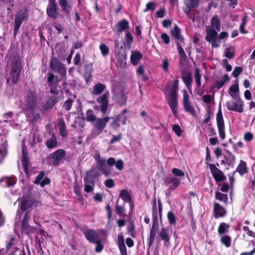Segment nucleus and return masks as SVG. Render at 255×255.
I'll return each instance as SVG.
<instances>
[{"label": "nucleus", "mask_w": 255, "mask_h": 255, "mask_svg": "<svg viewBox=\"0 0 255 255\" xmlns=\"http://www.w3.org/2000/svg\"><path fill=\"white\" fill-rule=\"evenodd\" d=\"M142 55L140 51H132L130 56V61L132 65H136L138 64L139 60L142 58Z\"/></svg>", "instance_id": "30"}, {"label": "nucleus", "mask_w": 255, "mask_h": 255, "mask_svg": "<svg viewBox=\"0 0 255 255\" xmlns=\"http://www.w3.org/2000/svg\"><path fill=\"white\" fill-rule=\"evenodd\" d=\"M243 71V68L240 66L236 67L233 72H232V75L235 78H237L239 75Z\"/></svg>", "instance_id": "62"}, {"label": "nucleus", "mask_w": 255, "mask_h": 255, "mask_svg": "<svg viewBox=\"0 0 255 255\" xmlns=\"http://www.w3.org/2000/svg\"><path fill=\"white\" fill-rule=\"evenodd\" d=\"M111 119H113V122L110 124V127L114 129V130H117L119 129V128L121 126V123L122 125H125L127 124V121L128 120V118L127 116L125 115H117L116 117H111Z\"/></svg>", "instance_id": "13"}, {"label": "nucleus", "mask_w": 255, "mask_h": 255, "mask_svg": "<svg viewBox=\"0 0 255 255\" xmlns=\"http://www.w3.org/2000/svg\"><path fill=\"white\" fill-rule=\"evenodd\" d=\"M65 151L62 149H59L52 153L47 158V163L49 166H56L58 165L61 160L65 156Z\"/></svg>", "instance_id": "6"}, {"label": "nucleus", "mask_w": 255, "mask_h": 255, "mask_svg": "<svg viewBox=\"0 0 255 255\" xmlns=\"http://www.w3.org/2000/svg\"><path fill=\"white\" fill-rule=\"evenodd\" d=\"M28 222V221L22 220L21 222V230L26 234L33 233L34 230V228L29 226Z\"/></svg>", "instance_id": "36"}, {"label": "nucleus", "mask_w": 255, "mask_h": 255, "mask_svg": "<svg viewBox=\"0 0 255 255\" xmlns=\"http://www.w3.org/2000/svg\"><path fill=\"white\" fill-rule=\"evenodd\" d=\"M118 63L119 64L121 68L124 69L127 66V51L126 48L121 46L120 47V50L117 54L116 56Z\"/></svg>", "instance_id": "16"}, {"label": "nucleus", "mask_w": 255, "mask_h": 255, "mask_svg": "<svg viewBox=\"0 0 255 255\" xmlns=\"http://www.w3.org/2000/svg\"><path fill=\"white\" fill-rule=\"evenodd\" d=\"M118 246L121 253V255H128L127 248L125 246L123 236L118 237Z\"/></svg>", "instance_id": "34"}, {"label": "nucleus", "mask_w": 255, "mask_h": 255, "mask_svg": "<svg viewBox=\"0 0 255 255\" xmlns=\"http://www.w3.org/2000/svg\"><path fill=\"white\" fill-rule=\"evenodd\" d=\"M47 75H48L47 82H48L49 86L52 84L58 83L60 81L59 80H58V77L57 76L56 77L55 81H54L55 76H54L53 73L51 72H48Z\"/></svg>", "instance_id": "46"}, {"label": "nucleus", "mask_w": 255, "mask_h": 255, "mask_svg": "<svg viewBox=\"0 0 255 255\" xmlns=\"http://www.w3.org/2000/svg\"><path fill=\"white\" fill-rule=\"evenodd\" d=\"M135 225L134 224L133 221H129L127 231L128 232V233L130 234L131 237L132 238L135 237Z\"/></svg>", "instance_id": "48"}, {"label": "nucleus", "mask_w": 255, "mask_h": 255, "mask_svg": "<svg viewBox=\"0 0 255 255\" xmlns=\"http://www.w3.org/2000/svg\"><path fill=\"white\" fill-rule=\"evenodd\" d=\"M157 230V229L152 228H151L150 229L149 236L147 239V245L148 246V249L150 248L153 243Z\"/></svg>", "instance_id": "41"}, {"label": "nucleus", "mask_w": 255, "mask_h": 255, "mask_svg": "<svg viewBox=\"0 0 255 255\" xmlns=\"http://www.w3.org/2000/svg\"><path fill=\"white\" fill-rule=\"evenodd\" d=\"M86 174L94 179L97 178L99 175L98 172L94 168L87 171Z\"/></svg>", "instance_id": "64"}, {"label": "nucleus", "mask_w": 255, "mask_h": 255, "mask_svg": "<svg viewBox=\"0 0 255 255\" xmlns=\"http://www.w3.org/2000/svg\"><path fill=\"white\" fill-rule=\"evenodd\" d=\"M46 13L48 16L53 19H56L58 17L57 5L56 0H48V4L46 8Z\"/></svg>", "instance_id": "14"}, {"label": "nucleus", "mask_w": 255, "mask_h": 255, "mask_svg": "<svg viewBox=\"0 0 255 255\" xmlns=\"http://www.w3.org/2000/svg\"><path fill=\"white\" fill-rule=\"evenodd\" d=\"M230 228V226L228 224L224 222H222L220 224L218 232L219 235H222L228 233Z\"/></svg>", "instance_id": "42"}, {"label": "nucleus", "mask_w": 255, "mask_h": 255, "mask_svg": "<svg viewBox=\"0 0 255 255\" xmlns=\"http://www.w3.org/2000/svg\"><path fill=\"white\" fill-rule=\"evenodd\" d=\"M165 13L166 11L165 8H161L155 13V16L158 18H162L165 16Z\"/></svg>", "instance_id": "63"}, {"label": "nucleus", "mask_w": 255, "mask_h": 255, "mask_svg": "<svg viewBox=\"0 0 255 255\" xmlns=\"http://www.w3.org/2000/svg\"><path fill=\"white\" fill-rule=\"evenodd\" d=\"M57 128L61 136L63 137L67 136L66 126L63 118L58 120Z\"/></svg>", "instance_id": "29"}, {"label": "nucleus", "mask_w": 255, "mask_h": 255, "mask_svg": "<svg viewBox=\"0 0 255 255\" xmlns=\"http://www.w3.org/2000/svg\"><path fill=\"white\" fill-rule=\"evenodd\" d=\"M185 111L191 115L194 116L195 114V111L194 108L191 105L190 102L183 104Z\"/></svg>", "instance_id": "54"}, {"label": "nucleus", "mask_w": 255, "mask_h": 255, "mask_svg": "<svg viewBox=\"0 0 255 255\" xmlns=\"http://www.w3.org/2000/svg\"><path fill=\"white\" fill-rule=\"evenodd\" d=\"M211 25L212 28L206 30L205 39L211 43L212 47L217 48L219 46V43L220 42L218 38L217 31H220L221 29V22L217 15L212 17Z\"/></svg>", "instance_id": "1"}, {"label": "nucleus", "mask_w": 255, "mask_h": 255, "mask_svg": "<svg viewBox=\"0 0 255 255\" xmlns=\"http://www.w3.org/2000/svg\"><path fill=\"white\" fill-rule=\"evenodd\" d=\"M213 215L216 219L224 217L227 214L225 208L218 203H215L213 207Z\"/></svg>", "instance_id": "19"}, {"label": "nucleus", "mask_w": 255, "mask_h": 255, "mask_svg": "<svg viewBox=\"0 0 255 255\" xmlns=\"http://www.w3.org/2000/svg\"><path fill=\"white\" fill-rule=\"evenodd\" d=\"M45 175V172L42 171L39 172V173L37 176L35 180L34 181V183L37 185H39L41 182L42 181V179L44 177Z\"/></svg>", "instance_id": "59"}, {"label": "nucleus", "mask_w": 255, "mask_h": 255, "mask_svg": "<svg viewBox=\"0 0 255 255\" xmlns=\"http://www.w3.org/2000/svg\"><path fill=\"white\" fill-rule=\"evenodd\" d=\"M59 4L62 11L68 17L70 16L71 11L73 7V3L68 0H58Z\"/></svg>", "instance_id": "17"}, {"label": "nucleus", "mask_w": 255, "mask_h": 255, "mask_svg": "<svg viewBox=\"0 0 255 255\" xmlns=\"http://www.w3.org/2000/svg\"><path fill=\"white\" fill-rule=\"evenodd\" d=\"M96 116L94 114L92 109H89L86 112V120L89 122H93L96 120Z\"/></svg>", "instance_id": "45"}, {"label": "nucleus", "mask_w": 255, "mask_h": 255, "mask_svg": "<svg viewBox=\"0 0 255 255\" xmlns=\"http://www.w3.org/2000/svg\"><path fill=\"white\" fill-rule=\"evenodd\" d=\"M172 130L178 136H180L182 135V130L180 127L177 124L174 125L172 126Z\"/></svg>", "instance_id": "58"}, {"label": "nucleus", "mask_w": 255, "mask_h": 255, "mask_svg": "<svg viewBox=\"0 0 255 255\" xmlns=\"http://www.w3.org/2000/svg\"><path fill=\"white\" fill-rule=\"evenodd\" d=\"M216 122L220 137L223 140L226 137L225 126L220 106L217 113Z\"/></svg>", "instance_id": "10"}, {"label": "nucleus", "mask_w": 255, "mask_h": 255, "mask_svg": "<svg viewBox=\"0 0 255 255\" xmlns=\"http://www.w3.org/2000/svg\"><path fill=\"white\" fill-rule=\"evenodd\" d=\"M179 80L178 77H176L172 83L170 93L169 96V99L168 100V104L170 108L171 109L173 115L175 117H177V92L179 89Z\"/></svg>", "instance_id": "3"}, {"label": "nucleus", "mask_w": 255, "mask_h": 255, "mask_svg": "<svg viewBox=\"0 0 255 255\" xmlns=\"http://www.w3.org/2000/svg\"><path fill=\"white\" fill-rule=\"evenodd\" d=\"M37 94L35 92L28 90L26 92L24 99V107L26 110L33 111L37 106Z\"/></svg>", "instance_id": "5"}, {"label": "nucleus", "mask_w": 255, "mask_h": 255, "mask_svg": "<svg viewBox=\"0 0 255 255\" xmlns=\"http://www.w3.org/2000/svg\"><path fill=\"white\" fill-rule=\"evenodd\" d=\"M201 76H202V75H201V74L200 73V69L198 68H196L195 75H194V78H195L196 83L197 84V87L195 89V92H197V93L198 95H200L199 93H198V92L200 91V87L201 86Z\"/></svg>", "instance_id": "32"}, {"label": "nucleus", "mask_w": 255, "mask_h": 255, "mask_svg": "<svg viewBox=\"0 0 255 255\" xmlns=\"http://www.w3.org/2000/svg\"><path fill=\"white\" fill-rule=\"evenodd\" d=\"M172 173L174 174V176L177 177H183L185 174L183 171L176 168L172 169Z\"/></svg>", "instance_id": "61"}, {"label": "nucleus", "mask_w": 255, "mask_h": 255, "mask_svg": "<svg viewBox=\"0 0 255 255\" xmlns=\"http://www.w3.org/2000/svg\"><path fill=\"white\" fill-rule=\"evenodd\" d=\"M95 159L96 161V167L104 175L107 176L108 175V173L106 169V160L105 159L102 158L99 154L96 156Z\"/></svg>", "instance_id": "21"}, {"label": "nucleus", "mask_w": 255, "mask_h": 255, "mask_svg": "<svg viewBox=\"0 0 255 255\" xmlns=\"http://www.w3.org/2000/svg\"><path fill=\"white\" fill-rule=\"evenodd\" d=\"M126 45L128 48H130L131 44L133 40V38L129 32H127L126 34Z\"/></svg>", "instance_id": "50"}, {"label": "nucleus", "mask_w": 255, "mask_h": 255, "mask_svg": "<svg viewBox=\"0 0 255 255\" xmlns=\"http://www.w3.org/2000/svg\"><path fill=\"white\" fill-rule=\"evenodd\" d=\"M231 238L228 235L222 236L220 239V241L222 244L225 245L227 248H229L231 245Z\"/></svg>", "instance_id": "47"}, {"label": "nucleus", "mask_w": 255, "mask_h": 255, "mask_svg": "<svg viewBox=\"0 0 255 255\" xmlns=\"http://www.w3.org/2000/svg\"><path fill=\"white\" fill-rule=\"evenodd\" d=\"M33 205V203L31 200L23 199L20 204V209L23 211H25L31 208Z\"/></svg>", "instance_id": "37"}, {"label": "nucleus", "mask_w": 255, "mask_h": 255, "mask_svg": "<svg viewBox=\"0 0 255 255\" xmlns=\"http://www.w3.org/2000/svg\"><path fill=\"white\" fill-rule=\"evenodd\" d=\"M176 44L177 49L178 50V52L180 58L183 60L186 59V53H185V52L181 46V44L182 43H181L179 42H176Z\"/></svg>", "instance_id": "49"}, {"label": "nucleus", "mask_w": 255, "mask_h": 255, "mask_svg": "<svg viewBox=\"0 0 255 255\" xmlns=\"http://www.w3.org/2000/svg\"><path fill=\"white\" fill-rule=\"evenodd\" d=\"M81 231L90 243L96 245L95 251L96 253L101 252L104 249V246L102 244V238L98 232L95 230L90 229Z\"/></svg>", "instance_id": "2"}, {"label": "nucleus", "mask_w": 255, "mask_h": 255, "mask_svg": "<svg viewBox=\"0 0 255 255\" xmlns=\"http://www.w3.org/2000/svg\"><path fill=\"white\" fill-rule=\"evenodd\" d=\"M27 17L28 15L27 11H23L22 10H20L16 13L14 23V37L16 36L21 25L25 19H27Z\"/></svg>", "instance_id": "9"}, {"label": "nucleus", "mask_w": 255, "mask_h": 255, "mask_svg": "<svg viewBox=\"0 0 255 255\" xmlns=\"http://www.w3.org/2000/svg\"><path fill=\"white\" fill-rule=\"evenodd\" d=\"M99 48L101 50V54L103 56H106L109 54V48L105 44H101L100 45Z\"/></svg>", "instance_id": "55"}, {"label": "nucleus", "mask_w": 255, "mask_h": 255, "mask_svg": "<svg viewBox=\"0 0 255 255\" xmlns=\"http://www.w3.org/2000/svg\"><path fill=\"white\" fill-rule=\"evenodd\" d=\"M230 79V77L228 74H224L220 80L217 81L214 83V88L217 90L220 89L225 84L226 82H229Z\"/></svg>", "instance_id": "33"}, {"label": "nucleus", "mask_w": 255, "mask_h": 255, "mask_svg": "<svg viewBox=\"0 0 255 255\" xmlns=\"http://www.w3.org/2000/svg\"><path fill=\"white\" fill-rule=\"evenodd\" d=\"M59 101L60 99L58 96H50L43 106V110L47 111L51 109Z\"/></svg>", "instance_id": "23"}, {"label": "nucleus", "mask_w": 255, "mask_h": 255, "mask_svg": "<svg viewBox=\"0 0 255 255\" xmlns=\"http://www.w3.org/2000/svg\"><path fill=\"white\" fill-rule=\"evenodd\" d=\"M50 68L54 72H57L62 77L66 76V69L65 65L56 57H52L50 60Z\"/></svg>", "instance_id": "8"}, {"label": "nucleus", "mask_w": 255, "mask_h": 255, "mask_svg": "<svg viewBox=\"0 0 255 255\" xmlns=\"http://www.w3.org/2000/svg\"><path fill=\"white\" fill-rule=\"evenodd\" d=\"M92 73V65H86L85 66V71L84 73V78L87 83H89L91 81Z\"/></svg>", "instance_id": "31"}, {"label": "nucleus", "mask_w": 255, "mask_h": 255, "mask_svg": "<svg viewBox=\"0 0 255 255\" xmlns=\"http://www.w3.org/2000/svg\"><path fill=\"white\" fill-rule=\"evenodd\" d=\"M170 35L176 39V42H179L184 44V39L181 34V29L177 24H175L173 28L170 30Z\"/></svg>", "instance_id": "20"}, {"label": "nucleus", "mask_w": 255, "mask_h": 255, "mask_svg": "<svg viewBox=\"0 0 255 255\" xmlns=\"http://www.w3.org/2000/svg\"><path fill=\"white\" fill-rule=\"evenodd\" d=\"M200 0H184V3L186 6L195 9L199 5Z\"/></svg>", "instance_id": "43"}, {"label": "nucleus", "mask_w": 255, "mask_h": 255, "mask_svg": "<svg viewBox=\"0 0 255 255\" xmlns=\"http://www.w3.org/2000/svg\"><path fill=\"white\" fill-rule=\"evenodd\" d=\"M182 79L189 92L192 94V77L191 73L188 71L183 72L182 73Z\"/></svg>", "instance_id": "22"}, {"label": "nucleus", "mask_w": 255, "mask_h": 255, "mask_svg": "<svg viewBox=\"0 0 255 255\" xmlns=\"http://www.w3.org/2000/svg\"><path fill=\"white\" fill-rule=\"evenodd\" d=\"M117 28L118 33H121L123 31L128 30L129 28V22L126 19H122L119 21L117 24Z\"/></svg>", "instance_id": "28"}, {"label": "nucleus", "mask_w": 255, "mask_h": 255, "mask_svg": "<svg viewBox=\"0 0 255 255\" xmlns=\"http://www.w3.org/2000/svg\"><path fill=\"white\" fill-rule=\"evenodd\" d=\"M74 100L71 99L66 100L62 105V108L67 111H70L72 107Z\"/></svg>", "instance_id": "53"}, {"label": "nucleus", "mask_w": 255, "mask_h": 255, "mask_svg": "<svg viewBox=\"0 0 255 255\" xmlns=\"http://www.w3.org/2000/svg\"><path fill=\"white\" fill-rule=\"evenodd\" d=\"M58 142L57 138L54 134H53L50 138L48 139L46 142L45 145L48 148H54L57 145Z\"/></svg>", "instance_id": "35"}, {"label": "nucleus", "mask_w": 255, "mask_h": 255, "mask_svg": "<svg viewBox=\"0 0 255 255\" xmlns=\"http://www.w3.org/2000/svg\"><path fill=\"white\" fill-rule=\"evenodd\" d=\"M0 182L1 184L4 182V184L3 186L9 188L16 184V179L13 177H4L0 179Z\"/></svg>", "instance_id": "27"}, {"label": "nucleus", "mask_w": 255, "mask_h": 255, "mask_svg": "<svg viewBox=\"0 0 255 255\" xmlns=\"http://www.w3.org/2000/svg\"><path fill=\"white\" fill-rule=\"evenodd\" d=\"M239 91V86L237 80L234 84L231 85L228 90V93H238Z\"/></svg>", "instance_id": "56"}, {"label": "nucleus", "mask_w": 255, "mask_h": 255, "mask_svg": "<svg viewBox=\"0 0 255 255\" xmlns=\"http://www.w3.org/2000/svg\"><path fill=\"white\" fill-rule=\"evenodd\" d=\"M127 97L124 93V91H122L121 95L118 99V104L121 106L126 105Z\"/></svg>", "instance_id": "52"}, {"label": "nucleus", "mask_w": 255, "mask_h": 255, "mask_svg": "<svg viewBox=\"0 0 255 255\" xmlns=\"http://www.w3.org/2000/svg\"><path fill=\"white\" fill-rule=\"evenodd\" d=\"M11 71L9 73V77L14 85H16L20 78L21 71V61L20 58L15 56L11 62Z\"/></svg>", "instance_id": "4"}, {"label": "nucleus", "mask_w": 255, "mask_h": 255, "mask_svg": "<svg viewBox=\"0 0 255 255\" xmlns=\"http://www.w3.org/2000/svg\"><path fill=\"white\" fill-rule=\"evenodd\" d=\"M22 165L23 168L25 173L27 175L28 174V165L29 162V157L28 156V153L26 150L22 149Z\"/></svg>", "instance_id": "25"}, {"label": "nucleus", "mask_w": 255, "mask_h": 255, "mask_svg": "<svg viewBox=\"0 0 255 255\" xmlns=\"http://www.w3.org/2000/svg\"><path fill=\"white\" fill-rule=\"evenodd\" d=\"M168 230L164 227L161 228L159 236L164 242V246L169 247L170 245V237L168 235Z\"/></svg>", "instance_id": "24"}, {"label": "nucleus", "mask_w": 255, "mask_h": 255, "mask_svg": "<svg viewBox=\"0 0 255 255\" xmlns=\"http://www.w3.org/2000/svg\"><path fill=\"white\" fill-rule=\"evenodd\" d=\"M237 172H239L241 176H243L245 174L248 173V168L246 161L243 160L240 161V163L236 169L233 172V175H235Z\"/></svg>", "instance_id": "26"}, {"label": "nucleus", "mask_w": 255, "mask_h": 255, "mask_svg": "<svg viewBox=\"0 0 255 255\" xmlns=\"http://www.w3.org/2000/svg\"><path fill=\"white\" fill-rule=\"evenodd\" d=\"M206 163L210 168L213 177L217 182L226 180V176L224 174L223 171L218 168L215 164L208 163L207 162Z\"/></svg>", "instance_id": "11"}, {"label": "nucleus", "mask_w": 255, "mask_h": 255, "mask_svg": "<svg viewBox=\"0 0 255 255\" xmlns=\"http://www.w3.org/2000/svg\"><path fill=\"white\" fill-rule=\"evenodd\" d=\"M111 118L110 117L97 118L93 123L94 129L92 131V134L97 136L102 133Z\"/></svg>", "instance_id": "7"}, {"label": "nucleus", "mask_w": 255, "mask_h": 255, "mask_svg": "<svg viewBox=\"0 0 255 255\" xmlns=\"http://www.w3.org/2000/svg\"><path fill=\"white\" fill-rule=\"evenodd\" d=\"M215 197L216 200L223 202L225 204H227L228 202V196L226 194H223L218 191L215 192Z\"/></svg>", "instance_id": "38"}, {"label": "nucleus", "mask_w": 255, "mask_h": 255, "mask_svg": "<svg viewBox=\"0 0 255 255\" xmlns=\"http://www.w3.org/2000/svg\"><path fill=\"white\" fill-rule=\"evenodd\" d=\"M163 181L166 186H169L168 190L174 191L180 185V180L175 177H165Z\"/></svg>", "instance_id": "15"}, {"label": "nucleus", "mask_w": 255, "mask_h": 255, "mask_svg": "<svg viewBox=\"0 0 255 255\" xmlns=\"http://www.w3.org/2000/svg\"><path fill=\"white\" fill-rule=\"evenodd\" d=\"M109 94L107 92L96 99L97 103L100 104L101 112L103 114H105L107 112L109 103Z\"/></svg>", "instance_id": "12"}, {"label": "nucleus", "mask_w": 255, "mask_h": 255, "mask_svg": "<svg viewBox=\"0 0 255 255\" xmlns=\"http://www.w3.org/2000/svg\"><path fill=\"white\" fill-rule=\"evenodd\" d=\"M106 88V86L102 83H98L96 84L93 90V94L96 95L101 94Z\"/></svg>", "instance_id": "40"}, {"label": "nucleus", "mask_w": 255, "mask_h": 255, "mask_svg": "<svg viewBox=\"0 0 255 255\" xmlns=\"http://www.w3.org/2000/svg\"><path fill=\"white\" fill-rule=\"evenodd\" d=\"M167 218L170 225H175L176 223V218L173 212L170 211L168 213Z\"/></svg>", "instance_id": "57"}, {"label": "nucleus", "mask_w": 255, "mask_h": 255, "mask_svg": "<svg viewBox=\"0 0 255 255\" xmlns=\"http://www.w3.org/2000/svg\"><path fill=\"white\" fill-rule=\"evenodd\" d=\"M152 226L151 228L157 229H158V215H152Z\"/></svg>", "instance_id": "60"}, {"label": "nucleus", "mask_w": 255, "mask_h": 255, "mask_svg": "<svg viewBox=\"0 0 255 255\" xmlns=\"http://www.w3.org/2000/svg\"><path fill=\"white\" fill-rule=\"evenodd\" d=\"M247 23V15H245L244 17L242 19V23L240 26V31L242 34H246L248 33V31L245 30V27Z\"/></svg>", "instance_id": "51"}, {"label": "nucleus", "mask_w": 255, "mask_h": 255, "mask_svg": "<svg viewBox=\"0 0 255 255\" xmlns=\"http://www.w3.org/2000/svg\"><path fill=\"white\" fill-rule=\"evenodd\" d=\"M226 107L228 110L231 111H236L242 113L244 111V102L240 100L239 103L237 102H226Z\"/></svg>", "instance_id": "18"}, {"label": "nucleus", "mask_w": 255, "mask_h": 255, "mask_svg": "<svg viewBox=\"0 0 255 255\" xmlns=\"http://www.w3.org/2000/svg\"><path fill=\"white\" fill-rule=\"evenodd\" d=\"M119 198H122L125 203L128 202L132 200L130 194L126 189H123L120 191Z\"/></svg>", "instance_id": "39"}, {"label": "nucleus", "mask_w": 255, "mask_h": 255, "mask_svg": "<svg viewBox=\"0 0 255 255\" xmlns=\"http://www.w3.org/2000/svg\"><path fill=\"white\" fill-rule=\"evenodd\" d=\"M125 208L124 206H120L118 204L115 206V212L120 217H126V214H125Z\"/></svg>", "instance_id": "44"}]
</instances>
